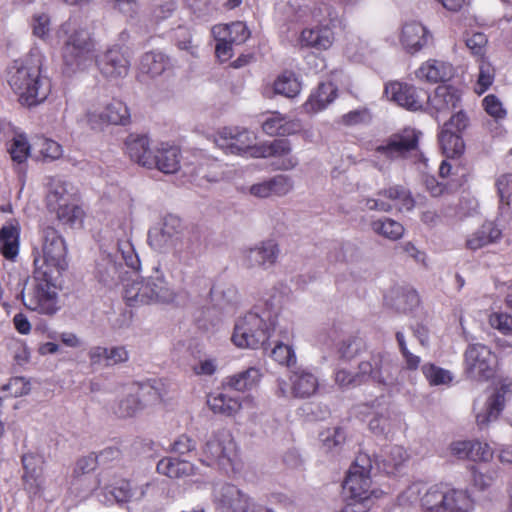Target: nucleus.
I'll use <instances>...</instances> for the list:
<instances>
[{
    "label": "nucleus",
    "mask_w": 512,
    "mask_h": 512,
    "mask_svg": "<svg viewBox=\"0 0 512 512\" xmlns=\"http://www.w3.org/2000/svg\"><path fill=\"white\" fill-rule=\"evenodd\" d=\"M371 229L374 233L392 241L400 239L405 231L401 223L387 217L372 221Z\"/></svg>",
    "instance_id": "de8ad7c7"
},
{
    "label": "nucleus",
    "mask_w": 512,
    "mask_h": 512,
    "mask_svg": "<svg viewBox=\"0 0 512 512\" xmlns=\"http://www.w3.org/2000/svg\"><path fill=\"white\" fill-rule=\"evenodd\" d=\"M447 512H472L474 508L470 495L463 490H447Z\"/></svg>",
    "instance_id": "09e8293b"
},
{
    "label": "nucleus",
    "mask_w": 512,
    "mask_h": 512,
    "mask_svg": "<svg viewBox=\"0 0 512 512\" xmlns=\"http://www.w3.org/2000/svg\"><path fill=\"white\" fill-rule=\"evenodd\" d=\"M346 439V434L344 430L340 427H334L331 429H327L323 433H321V440L323 442L324 447L328 450H332L344 443Z\"/></svg>",
    "instance_id": "680f3d73"
},
{
    "label": "nucleus",
    "mask_w": 512,
    "mask_h": 512,
    "mask_svg": "<svg viewBox=\"0 0 512 512\" xmlns=\"http://www.w3.org/2000/svg\"><path fill=\"white\" fill-rule=\"evenodd\" d=\"M407 458L408 454L402 446H391L383 455V468L387 473H393Z\"/></svg>",
    "instance_id": "864d4df0"
},
{
    "label": "nucleus",
    "mask_w": 512,
    "mask_h": 512,
    "mask_svg": "<svg viewBox=\"0 0 512 512\" xmlns=\"http://www.w3.org/2000/svg\"><path fill=\"white\" fill-rule=\"evenodd\" d=\"M370 367L365 381L372 380L384 386H394L399 383L401 369L396 361L381 354H372L369 360L362 361Z\"/></svg>",
    "instance_id": "a211bd4d"
},
{
    "label": "nucleus",
    "mask_w": 512,
    "mask_h": 512,
    "mask_svg": "<svg viewBox=\"0 0 512 512\" xmlns=\"http://www.w3.org/2000/svg\"><path fill=\"white\" fill-rule=\"evenodd\" d=\"M420 132L414 129H405L402 133L392 134L379 144H375L372 150L384 159L393 161L405 158L417 150Z\"/></svg>",
    "instance_id": "ddd939ff"
},
{
    "label": "nucleus",
    "mask_w": 512,
    "mask_h": 512,
    "mask_svg": "<svg viewBox=\"0 0 512 512\" xmlns=\"http://www.w3.org/2000/svg\"><path fill=\"white\" fill-rule=\"evenodd\" d=\"M174 40L180 50L189 51L192 55L195 54L196 46L192 43V35L187 27L178 26L174 32Z\"/></svg>",
    "instance_id": "e2e57ef3"
},
{
    "label": "nucleus",
    "mask_w": 512,
    "mask_h": 512,
    "mask_svg": "<svg viewBox=\"0 0 512 512\" xmlns=\"http://www.w3.org/2000/svg\"><path fill=\"white\" fill-rule=\"evenodd\" d=\"M8 152L13 162L17 164L24 163L30 153V145L24 135H16L11 140Z\"/></svg>",
    "instance_id": "6e6d98bb"
},
{
    "label": "nucleus",
    "mask_w": 512,
    "mask_h": 512,
    "mask_svg": "<svg viewBox=\"0 0 512 512\" xmlns=\"http://www.w3.org/2000/svg\"><path fill=\"white\" fill-rule=\"evenodd\" d=\"M278 310V307L268 301L255 305L235 323L233 343L240 348L263 347L275 328Z\"/></svg>",
    "instance_id": "f03ea898"
},
{
    "label": "nucleus",
    "mask_w": 512,
    "mask_h": 512,
    "mask_svg": "<svg viewBox=\"0 0 512 512\" xmlns=\"http://www.w3.org/2000/svg\"><path fill=\"white\" fill-rule=\"evenodd\" d=\"M512 396V380L504 378L499 381L495 392L487 399L481 411L476 412L477 425L482 429L495 421L505 407L506 401Z\"/></svg>",
    "instance_id": "6ab92c4d"
},
{
    "label": "nucleus",
    "mask_w": 512,
    "mask_h": 512,
    "mask_svg": "<svg viewBox=\"0 0 512 512\" xmlns=\"http://www.w3.org/2000/svg\"><path fill=\"white\" fill-rule=\"evenodd\" d=\"M372 459L366 453H359L349 468L343 489L350 499L369 500L371 490Z\"/></svg>",
    "instance_id": "1a4fd4ad"
},
{
    "label": "nucleus",
    "mask_w": 512,
    "mask_h": 512,
    "mask_svg": "<svg viewBox=\"0 0 512 512\" xmlns=\"http://www.w3.org/2000/svg\"><path fill=\"white\" fill-rule=\"evenodd\" d=\"M263 131L270 136L273 135H291L301 129L297 120L288 119L279 112H273L262 124Z\"/></svg>",
    "instance_id": "f704fd0d"
},
{
    "label": "nucleus",
    "mask_w": 512,
    "mask_h": 512,
    "mask_svg": "<svg viewBox=\"0 0 512 512\" xmlns=\"http://www.w3.org/2000/svg\"><path fill=\"white\" fill-rule=\"evenodd\" d=\"M464 367L469 378L476 381H487L496 372L497 356L490 347L484 344H470L464 352Z\"/></svg>",
    "instance_id": "9d476101"
},
{
    "label": "nucleus",
    "mask_w": 512,
    "mask_h": 512,
    "mask_svg": "<svg viewBox=\"0 0 512 512\" xmlns=\"http://www.w3.org/2000/svg\"><path fill=\"white\" fill-rule=\"evenodd\" d=\"M181 152L178 147L161 143L154 148L151 169L156 168L165 174H174L180 168Z\"/></svg>",
    "instance_id": "c85d7f7f"
},
{
    "label": "nucleus",
    "mask_w": 512,
    "mask_h": 512,
    "mask_svg": "<svg viewBox=\"0 0 512 512\" xmlns=\"http://www.w3.org/2000/svg\"><path fill=\"white\" fill-rule=\"evenodd\" d=\"M33 34L45 39L50 34V17L45 13L35 14L32 18Z\"/></svg>",
    "instance_id": "338daca9"
},
{
    "label": "nucleus",
    "mask_w": 512,
    "mask_h": 512,
    "mask_svg": "<svg viewBox=\"0 0 512 512\" xmlns=\"http://www.w3.org/2000/svg\"><path fill=\"white\" fill-rule=\"evenodd\" d=\"M203 452L207 465H217L226 472L234 469L237 448L228 430L221 429L215 432L206 442Z\"/></svg>",
    "instance_id": "9b49d317"
},
{
    "label": "nucleus",
    "mask_w": 512,
    "mask_h": 512,
    "mask_svg": "<svg viewBox=\"0 0 512 512\" xmlns=\"http://www.w3.org/2000/svg\"><path fill=\"white\" fill-rule=\"evenodd\" d=\"M212 497L216 512H249L252 505L250 496L229 483L216 484Z\"/></svg>",
    "instance_id": "dca6fc26"
},
{
    "label": "nucleus",
    "mask_w": 512,
    "mask_h": 512,
    "mask_svg": "<svg viewBox=\"0 0 512 512\" xmlns=\"http://www.w3.org/2000/svg\"><path fill=\"white\" fill-rule=\"evenodd\" d=\"M400 42L408 53L415 54L432 42V35L420 22L411 21L403 25Z\"/></svg>",
    "instance_id": "a878e982"
},
{
    "label": "nucleus",
    "mask_w": 512,
    "mask_h": 512,
    "mask_svg": "<svg viewBox=\"0 0 512 512\" xmlns=\"http://www.w3.org/2000/svg\"><path fill=\"white\" fill-rule=\"evenodd\" d=\"M46 207L63 225L75 227L83 222L84 211L76 203L73 186L60 178H51L48 183Z\"/></svg>",
    "instance_id": "20e7f679"
},
{
    "label": "nucleus",
    "mask_w": 512,
    "mask_h": 512,
    "mask_svg": "<svg viewBox=\"0 0 512 512\" xmlns=\"http://www.w3.org/2000/svg\"><path fill=\"white\" fill-rule=\"evenodd\" d=\"M394 294L392 306L399 312L406 313L419 304V296L415 290L397 289Z\"/></svg>",
    "instance_id": "603ef678"
},
{
    "label": "nucleus",
    "mask_w": 512,
    "mask_h": 512,
    "mask_svg": "<svg viewBox=\"0 0 512 512\" xmlns=\"http://www.w3.org/2000/svg\"><path fill=\"white\" fill-rule=\"evenodd\" d=\"M86 119L92 129L101 130L108 124L125 125L129 120V111L123 102L114 100L102 112H87Z\"/></svg>",
    "instance_id": "5701e85b"
},
{
    "label": "nucleus",
    "mask_w": 512,
    "mask_h": 512,
    "mask_svg": "<svg viewBox=\"0 0 512 512\" xmlns=\"http://www.w3.org/2000/svg\"><path fill=\"white\" fill-rule=\"evenodd\" d=\"M207 404L214 413L226 416L237 414L242 407L239 399L222 392L209 394Z\"/></svg>",
    "instance_id": "79ce46f5"
},
{
    "label": "nucleus",
    "mask_w": 512,
    "mask_h": 512,
    "mask_svg": "<svg viewBox=\"0 0 512 512\" xmlns=\"http://www.w3.org/2000/svg\"><path fill=\"white\" fill-rule=\"evenodd\" d=\"M151 487L150 483H146L134 490L131 489L130 483L127 480H119L113 485L105 487L104 502L112 504L113 502L122 503L129 500H141L145 497L147 490Z\"/></svg>",
    "instance_id": "cd10ccee"
},
{
    "label": "nucleus",
    "mask_w": 512,
    "mask_h": 512,
    "mask_svg": "<svg viewBox=\"0 0 512 512\" xmlns=\"http://www.w3.org/2000/svg\"><path fill=\"white\" fill-rule=\"evenodd\" d=\"M99 68L106 78H122L128 73L129 61L119 48H112L100 60Z\"/></svg>",
    "instance_id": "c756f323"
},
{
    "label": "nucleus",
    "mask_w": 512,
    "mask_h": 512,
    "mask_svg": "<svg viewBox=\"0 0 512 512\" xmlns=\"http://www.w3.org/2000/svg\"><path fill=\"white\" fill-rule=\"evenodd\" d=\"M337 95V89L332 83H321L305 103L308 112H318L326 108Z\"/></svg>",
    "instance_id": "a19ab883"
},
{
    "label": "nucleus",
    "mask_w": 512,
    "mask_h": 512,
    "mask_svg": "<svg viewBox=\"0 0 512 512\" xmlns=\"http://www.w3.org/2000/svg\"><path fill=\"white\" fill-rule=\"evenodd\" d=\"M256 158H274L277 169L293 170L298 164V158L292 154V147L287 139H277L270 143L260 144L255 150Z\"/></svg>",
    "instance_id": "412c9836"
},
{
    "label": "nucleus",
    "mask_w": 512,
    "mask_h": 512,
    "mask_svg": "<svg viewBox=\"0 0 512 512\" xmlns=\"http://www.w3.org/2000/svg\"><path fill=\"white\" fill-rule=\"evenodd\" d=\"M41 67V54L32 51L26 58L15 60L7 70V82L23 106H36L50 94L51 83L42 75Z\"/></svg>",
    "instance_id": "f257e3e1"
},
{
    "label": "nucleus",
    "mask_w": 512,
    "mask_h": 512,
    "mask_svg": "<svg viewBox=\"0 0 512 512\" xmlns=\"http://www.w3.org/2000/svg\"><path fill=\"white\" fill-rule=\"evenodd\" d=\"M379 196L389 199L394 208L410 211L414 207V199L410 192L402 186H394L378 193Z\"/></svg>",
    "instance_id": "49530a36"
},
{
    "label": "nucleus",
    "mask_w": 512,
    "mask_h": 512,
    "mask_svg": "<svg viewBox=\"0 0 512 512\" xmlns=\"http://www.w3.org/2000/svg\"><path fill=\"white\" fill-rule=\"evenodd\" d=\"M118 255L125 265L133 270L140 267V260L129 239L119 240L115 254L102 252L95 263L94 275L105 286L117 285L123 274V265L117 260Z\"/></svg>",
    "instance_id": "39448f33"
},
{
    "label": "nucleus",
    "mask_w": 512,
    "mask_h": 512,
    "mask_svg": "<svg viewBox=\"0 0 512 512\" xmlns=\"http://www.w3.org/2000/svg\"><path fill=\"white\" fill-rule=\"evenodd\" d=\"M402 500L411 504L420 500L425 512H447V490L438 485L426 488L420 483H414L403 492Z\"/></svg>",
    "instance_id": "2eb2a0df"
},
{
    "label": "nucleus",
    "mask_w": 512,
    "mask_h": 512,
    "mask_svg": "<svg viewBox=\"0 0 512 512\" xmlns=\"http://www.w3.org/2000/svg\"><path fill=\"white\" fill-rule=\"evenodd\" d=\"M20 226L16 220L9 221L0 229V253L13 260L19 252Z\"/></svg>",
    "instance_id": "72a5a7b5"
},
{
    "label": "nucleus",
    "mask_w": 512,
    "mask_h": 512,
    "mask_svg": "<svg viewBox=\"0 0 512 512\" xmlns=\"http://www.w3.org/2000/svg\"><path fill=\"white\" fill-rule=\"evenodd\" d=\"M370 367L367 364H362V361L358 365V371L352 373L346 369H338L335 372L334 381L336 385L343 390L352 389L357 386L366 383L365 375L367 371L370 372Z\"/></svg>",
    "instance_id": "c03bdc74"
},
{
    "label": "nucleus",
    "mask_w": 512,
    "mask_h": 512,
    "mask_svg": "<svg viewBox=\"0 0 512 512\" xmlns=\"http://www.w3.org/2000/svg\"><path fill=\"white\" fill-rule=\"evenodd\" d=\"M214 38L230 41L235 45L243 44L250 36L245 23L237 21L227 25H217L212 28Z\"/></svg>",
    "instance_id": "e433bc0d"
},
{
    "label": "nucleus",
    "mask_w": 512,
    "mask_h": 512,
    "mask_svg": "<svg viewBox=\"0 0 512 512\" xmlns=\"http://www.w3.org/2000/svg\"><path fill=\"white\" fill-rule=\"evenodd\" d=\"M147 278H135L124 286V299L129 306L150 304Z\"/></svg>",
    "instance_id": "58836bf2"
},
{
    "label": "nucleus",
    "mask_w": 512,
    "mask_h": 512,
    "mask_svg": "<svg viewBox=\"0 0 512 512\" xmlns=\"http://www.w3.org/2000/svg\"><path fill=\"white\" fill-rule=\"evenodd\" d=\"M319 25L306 28L301 33V43L317 50H327L334 42V30L342 27L339 12L330 5L320 4L313 11Z\"/></svg>",
    "instance_id": "0eeeda50"
},
{
    "label": "nucleus",
    "mask_w": 512,
    "mask_h": 512,
    "mask_svg": "<svg viewBox=\"0 0 512 512\" xmlns=\"http://www.w3.org/2000/svg\"><path fill=\"white\" fill-rule=\"evenodd\" d=\"M271 357L280 365L290 370L296 367V355L294 349L286 344L278 343L271 351Z\"/></svg>",
    "instance_id": "13d9d810"
},
{
    "label": "nucleus",
    "mask_w": 512,
    "mask_h": 512,
    "mask_svg": "<svg viewBox=\"0 0 512 512\" xmlns=\"http://www.w3.org/2000/svg\"><path fill=\"white\" fill-rule=\"evenodd\" d=\"M385 94L387 98L396 102L399 106L414 111L421 109L427 98L425 91L401 82L387 84Z\"/></svg>",
    "instance_id": "4be33fe9"
},
{
    "label": "nucleus",
    "mask_w": 512,
    "mask_h": 512,
    "mask_svg": "<svg viewBox=\"0 0 512 512\" xmlns=\"http://www.w3.org/2000/svg\"><path fill=\"white\" fill-rule=\"evenodd\" d=\"M289 381L291 384V396L293 398H309L316 393L319 387L318 378L314 373L304 367L296 366L291 369Z\"/></svg>",
    "instance_id": "bb28decb"
},
{
    "label": "nucleus",
    "mask_w": 512,
    "mask_h": 512,
    "mask_svg": "<svg viewBox=\"0 0 512 512\" xmlns=\"http://www.w3.org/2000/svg\"><path fill=\"white\" fill-rule=\"evenodd\" d=\"M157 471L169 478H182L193 475L195 466L187 460L165 457L158 462Z\"/></svg>",
    "instance_id": "4c0bfd02"
},
{
    "label": "nucleus",
    "mask_w": 512,
    "mask_h": 512,
    "mask_svg": "<svg viewBox=\"0 0 512 512\" xmlns=\"http://www.w3.org/2000/svg\"><path fill=\"white\" fill-rule=\"evenodd\" d=\"M260 378V371L255 367H250L245 371L227 377L225 385L235 391L244 392L256 386Z\"/></svg>",
    "instance_id": "37998d69"
},
{
    "label": "nucleus",
    "mask_w": 512,
    "mask_h": 512,
    "mask_svg": "<svg viewBox=\"0 0 512 512\" xmlns=\"http://www.w3.org/2000/svg\"><path fill=\"white\" fill-rule=\"evenodd\" d=\"M493 79L494 73L491 66L487 63H481L475 91L478 94L484 93L493 83Z\"/></svg>",
    "instance_id": "69168bd1"
},
{
    "label": "nucleus",
    "mask_w": 512,
    "mask_h": 512,
    "mask_svg": "<svg viewBox=\"0 0 512 512\" xmlns=\"http://www.w3.org/2000/svg\"><path fill=\"white\" fill-rule=\"evenodd\" d=\"M63 39L62 56L64 63L71 70L84 66L95 57V44L85 28H72L70 23L61 25L58 36Z\"/></svg>",
    "instance_id": "423d86ee"
},
{
    "label": "nucleus",
    "mask_w": 512,
    "mask_h": 512,
    "mask_svg": "<svg viewBox=\"0 0 512 512\" xmlns=\"http://www.w3.org/2000/svg\"><path fill=\"white\" fill-rule=\"evenodd\" d=\"M60 275L50 277H38L34 270L33 281L21 292L22 302L31 311L40 314L54 315L59 310L56 281Z\"/></svg>",
    "instance_id": "6e6552de"
},
{
    "label": "nucleus",
    "mask_w": 512,
    "mask_h": 512,
    "mask_svg": "<svg viewBox=\"0 0 512 512\" xmlns=\"http://www.w3.org/2000/svg\"><path fill=\"white\" fill-rule=\"evenodd\" d=\"M217 367L218 363L215 358L204 357L193 364L192 370L198 376H211L216 372Z\"/></svg>",
    "instance_id": "774afa93"
},
{
    "label": "nucleus",
    "mask_w": 512,
    "mask_h": 512,
    "mask_svg": "<svg viewBox=\"0 0 512 512\" xmlns=\"http://www.w3.org/2000/svg\"><path fill=\"white\" fill-rule=\"evenodd\" d=\"M125 145L127 154L132 161L151 169L154 149L150 148L149 139L146 136L129 135Z\"/></svg>",
    "instance_id": "7c9ffc66"
},
{
    "label": "nucleus",
    "mask_w": 512,
    "mask_h": 512,
    "mask_svg": "<svg viewBox=\"0 0 512 512\" xmlns=\"http://www.w3.org/2000/svg\"><path fill=\"white\" fill-rule=\"evenodd\" d=\"M426 100L431 112L438 118L440 115L446 116L460 107L461 94L453 86L439 85L432 95L427 96Z\"/></svg>",
    "instance_id": "b1692460"
},
{
    "label": "nucleus",
    "mask_w": 512,
    "mask_h": 512,
    "mask_svg": "<svg viewBox=\"0 0 512 512\" xmlns=\"http://www.w3.org/2000/svg\"><path fill=\"white\" fill-rule=\"evenodd\" d=\"M67 247L64 238L52 226L40 230V246L34 247V270L38 277L61 275L67 267Z\"/></svg>",
    "instance_id": "7ed1b4c3"
},
{
    "label": "nucleus",
    "mask_w": 512,
    "mask_h": 512,
    "mask_svg": "<svg viewBox=\"0 0 512 512\" xmlns=\"http://www.w3.org/2000/svg\"><path fill=\"white\" fill-rule=\"evenodd\" d=\"M181 238V222L174 216H169L164 221L152 227L148 232V243L157 252L165 253L175 248Z\"/></svg>",
    "instance_id": "f3484780"
},
{
    "label": "nucleus",
    "mask_w": 512,
    "mask_h": 512,
    "mask_svg": "<svg viewBox=\"0 0 512 512\" xmlns=\"http://www.w3.org/2000/svg\"><path fill=\"white\" fill-rule=\"evenodd\" d=\"M465 44L472 54L476 56L483 55L487 44V37L481 32L467 33L465 36Z\"/></svg>",
    "instance_id": "0e129e2a"
},
{
    "label": "nucleus",
    "mask_w": 512,
    "mask_h": 512,
    "mask_svg": "<svg viewBox=\"0 0 512 512\" xmlns=\"http://www.w3.org/2000/svg\"><path fill=\"white\" fill-rule=\"evenodd\" d=\"M150 304H171L176 300L174 288L165 280L162 274L156 271L155 276L147 277Z\"/></svg>",
    "instance_id": "2f4dec72"
},
{
    "label": "nucleus",
    "mask_w": 512,
    "mask_h": 512,
    "mask_svg": "<svg viewBox=\"0 0 512 512\" xmlns=\"http://www.w3.org/2000/svg\"><path fill=\"white\" fill-rule=\"evenodd\" d=\"M422 372L432 386L446 385L453 380V376L449 370L431 363L424 364L422 366Z\"/></svg>",
    "instance_id": "5fc2aeb1"
},
{
    "label": "nucleus",
    "mask_w": 512,
    "mask_h": 512,
    "mask_svg": "<svg viewBox=\"0 0 512 512\" xmlns=\"http://www.w3.org/2000/svg\"><path fill=\"white\" fill-rule=\"evenodd\" d=\"M400 422L399 416L392 412L389 408L383 407L375 412L369 420V429L376 435H387L398 426Z\"/></svg>",
    "instance_id": "ea45409f"
},
{
    "label": "nucleus",
    "mask_w": 512,
    "mask_h": 512,
    "mask_svg": "<svg viewBox=\"0 0 512 512\" xmlns=\"http://www.w3.org/2000/svg\"><path fill=\"white\" fill-rule=\"evenodd\" d=\"M215 144L228 154L255 157V150L259 148L256 135L248 130L238 128H223L215 138Z\"/></svg>",
    "instance_id": "4468645a"
},
{
    "label": "nucleus",
    "mask_w": 512,
    "mask_h": 512,
    "mask_svg": "<svg viewBox=\"0 0 512 512\" xmlns=\"http://www.w3.org/2000/svg\"><path fill=\"white\" fill-rule=\"evenodd\" d=\"M143 407L141 399L136 393L130 392L116 403L113 410L118 417L126 418L134 416Z\"/></svg>",
    "instance_id": "3c124183"
},
{
    "label": "nucleus",
    "mask_w": 512,
    "mask_h": 512,
    "mask_svg": "<svg viewBox=\"0 0 512 512\" xmlns=\"http://www.w3.org/2000/svg\"><path fill=\"white\" fill-rule=\"evenodd\" d=\"M469 118L460 109L444 123L439 133V143L443 154L448 158L459 157L465 148L462 132L468 127Z\"/></svg>",
    "instance_id": "f8f14e48"
},
{
    "label": "nucleus",
    "mask_w": 512,
    "mask_h": 512,
    "mask_svg": "<svg viewBox=\"0 0 512 512\" xmlns=\"http://www.w3.org/2000/svg\"><path fill=\"white\" fill-rule=\"evenodd\" d=\"M452 74V66L439 60H428L416 71L417 78L434 83L448 80Z\"/></svg>",
    "instance_id": "c9c22d12"
},
{
    "label": "nucleus",
    "mask_w": 512,
    "mask_h": 512,
    "mask_svg": "<svg viewBox=\"0 0 512 512\" xmlns=\"http://www.w3.org/2000/svg\"><path fill=\"white\" fill-rule=\"evenodd\" d=\"M365 349L363 339L359 337H348L343 340L338 348L340 357L345 360H351Z\"/></svg>",
    "instance_id": "bf43d9fd"
},
{
    "label": "nucleus",
    "mask_w": 512,
    "mask_h": 512,
    "mask_svg": "<svg viewBox=\"0 0 512 512\" xmlns=\"http://www.w3.org/2000/svg\"><path fill=\"white\" fill-rule=\"evenodd\" d=\"M496 188L500 199L501 214L509 207V201L512 197V174L506 173L496 179Z\"/></svg>",
    "instance_id": "4d7b16f0"
},
{
    "label": "nucleus",
    "mask_w": 512,
    "mask_h": 512,
    "mask_svg": "<svg viewBox=\"0 0 512 512\" xmlns=\"http://www.w3.org/2000/svg\"><path fill=\"white\" fill-rule=\"evenodd\" d=\"M168 66L167 57L161 52L145 53L140 60L139 69L151 77L161 75Z\"/></svg>",
    "instance_id": "a18cd8bd"
},
{
    "label": "nucleus",
    "mask_w": 512,
    "mask_h": 512,
    "mask_svg": "<svg viewBox=\"0 0 512 512\" xmlns=\"http://www.w3.org/2000/svg\"><path fill=\"white\" fill-rule=\"evenodd\" d=\"M274 91L287 98H294L300 93L301 84L293 73L284 72L275 80Z\"/></svg>",
    "instance_id": "8fccbe9b"
},
{
    "label": "nucleus",
    "mask_w": 512,
    "mask_h": 512,
    "mask_svg": "<svg viewBox=\"0 0 512 512\" xmlns=\"http://www.w3.org/2000/svg\"><path fill=\"white\" fill-rule=\"evenodd\" d=\"M280 248L274 240L261 241L242 251V263L248 269L267 270L277 262Z\"/></svg>",
    "instance_id": "aec40b11"
},
{
    "label": "nucleus",
    "mask_w": 512,
    "mask_h": 512,
    "mask_svg": "<svg viewBox=\"0 0 512 512\" xmlns=\"http://www.w3.org/2000/svg\"><path fill=\"white\" fill-rule=\"evenodd\" d=\"M488 323L503 335H512V315L496 311L492 312L488 317Z\"/></svg>",
    "instance_id": "052dcab7"
},
{
    "label": "nucleus",
    "mask_w": 512,
    "mask_h": 512,
    "mask_svg": "<svg viewBox=\"0 0 512 512\" xmlns=\"http://www.w3.org/2000/svg\"><path fill=\"white\" fill-rule=\"evenodd\" d=\"M502 236V231L494 222H485L466 239V247L470 250H478L489 244L497 242Z\"/></svg>",
    "instance_id": "473e14b6"
},
{
    "label": "nucleus",
    "mask_w": 512,
    "mask_h": 512,
    "mask_svg": "<svg viewBox=\"0 0 512 512\" xmlns=\"http://www.w3.org/2000/svg\"><path fill=\"white\" fill-rule=\"evenodd\" d=\"M294 189L290 175L277 174L249 187V193L257 198L284 197Z\"/></svg>",
    "instance_id": "393cba45"
}]
</instances>
